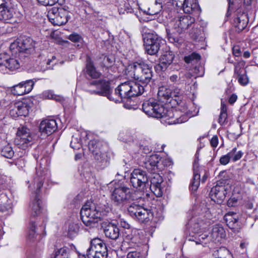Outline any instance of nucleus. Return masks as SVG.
Here are the masks:
<instances>
[{"instance_id": "41", "label": "nucleus", "mask_w": 258, "mask_h": 258, "mask_svg": "<svg viewBox=\"0 0 258 258\" xmlns=\"http://www.w3.org/2000/svg\"><path fill=\"white\" fill-rule=\"evenodd\" d=\"M118 138L119 140L127 143L133 142L134 140V136L127 131L120 132Z\"/></svg>"}, {"instance_id": "43", "label": "nucleus", "mask_w": 258, "mask_h": 258, "mask_svg": "<svg viewBox=\"0 0 258 258\" xmlns=\"http://www.w3.org/2000/svg\"><path fill=\"white\" fill-rule=\"evenodd\" d=\"M1 154L4 157L11 159L14 155V152L12 147L10 145H7L2 149Z\"/></svg>"}, {"instance_id": "10", "label": "nucleus", "mask_w": 258, "mask_h": 258, "mask_svg": "<svg viewBox=\"0 0 258 258\" xmlns=\"http://www.w3.org/2000/svg\"><path fill=\"white\" fill-rule=\"evenodd\" d=\"M130 215L140 223H147L152 220L153 213L151 209L145 208L133 203L127 208Z\"/></svg>"}, {"instance_id": "47", "label": "nucleus", "mask_w": 258, "mask_h": 258, "mask_svg": "<svg viewBox=\"0 0 258 258\" xmlns=\"http://www.w3.org/2000/svg\"><path fill=\"white\" fill-rule=\"evenodd\" d=\"M8 58H9V55L7 53L0 54V69L3 70L4 68H5Z\"/></svg>"}, {"instance_id": "27", "label": "nucleus", "mask_w": 258, "mask_h": 258, "mask_svg": "<svg viewBox=\"0 0 258 258\" xmlns=\"http://www.w3.org/2000/svg\"><path fill=\"white\" fill-rule=\"evenodd\" d=\"M182 7L184 12L188 14L198 13L200 9L197 0H184Z\"/></svg>"}, {"instance_id": "25", "label": "nucleus", "mask_w": 258, "mask_h": 258, "mask_svg": "<svg viewBox=\"0 0 258 258\" xmlns=\"http://www.w3.org/2000/svg\"><path fill=\"white\" fill-rule=\"evenodd\" d=\"M224 219L227 225L229 228L233 230L234 232H238L240 229V226L238 222V216L233 212L227 213Z\"/></svg>"}, {"instance_id": "59", "label": "nucleus", "mask_w": 258, "mask_h": 258, "mask_svg": "<svg viewBox=\"0 0 258 258\" xmlns=\"http://www.w3.org/2000/svg\"><path fill=\"white\" fill-rule=\"evenodd\" d=\"M233 53L235 56H239L241 55L242 51L238 46H235L233 48Z\"/></svg>"}, {"instance_id": "36", "label": "nucleus", "mask_w": 258, "mask_h": 258, "mask_svg": "<svg viewBox=\"0 0 258 258\" xmlns=\"http://www.w3.org/2000/svg\"><path fill=\"white\" fill-rule=\"evenodd\" d=\"M101 150H98L96 152L92 153L94 158L99 163L104 166L108 165V161L107 159V155L105 153L103 152Z\"/></svg>"}, {"instance_id": "46", "label": "nucleus", "mask_w": 258, "mask_h": 258, "mask_svg": "<svg viewBox=\"0 0 258 258\" xmlns=\"http://www.w3.org/2000/svg\"><path fill=\"white\" fill-rule=\"evenodd\" d=\"M245 62L243 60H240L234 64V75L242 73V71H245L244 69Z\"/></svg>"}, {"instance_id": "24", "label": "nucleus", "mask_w": 258, "mask_h": 258, "mask_svg": "<svg viewBox=\"0 0 258 258\" xmlns=\"http://www.w3.org/2000/svg\"><path fill=\"white\" fill-rule=\"evenodd\" d=\"M97 252L108 253L106 244L101 239L98 238L91 240L90 246L87 250V253Z\"/></svg>"}, {"instance_id": "54", "label": "nucleus", "mask_w": 258, "mask_h": 258, "mask_svg": "<svg viewBox=\"0 0 258 258\" xmlns=\"http://www.w3.org/2000/svg\"><path fill=\"white\" fill-rule=\"evenodd\" d=\"M127 258H144L142 254L139 251H130L127 255Z\"/></svg>"}, {"instance_id": "30", "label": "nucleus", "mask_w": 258, "mask_h": 258, "mask_svg": "<svg viewBox=\"0 0 258 258\" xmlns=\"http://www.w3.org/2000/svg\"><path fill=\"white\" fill-rule=\"evenodd\" d=\"M22 57L19 56V54H13L12 53V57L9 55V58L8 60V63L5 67L6 69H8L10 71H13L18 69L20 67V62L19 59Z\"/></svg>"}, {"instance_id": "19", "label": "nucleus", "mask_w": 258, "mask_h": 258, "mask_svg": "<svg viewBox=\"0 0 258 258\" xmlns=\"http://www.w3.org/2000/svg\"><path fill=\"white\" fill-rule=\"evenodd\" d=\"M34 82L28 80L14 85L11 88V92L14 95L21 96L30 92L34 86Z\"/></svg>"}, {"instance_id": "2", "label": "nucleus", "mask_w": 258, "mask_h": 258, "mask_svg": "<svg viewBox=\"0 0 258 258\" xmlns=\"http://www.w3.org/2000/svg\"><path fill=\"white\" fill-rule=\"evenodd\" d=\"M143 111L148 115L161 118L168 124H175L186 121L191 115H181L173 109L166 108L163 104L153 98L144 101L142 104Z\"/></svg>"}, {"instance_id": "15", "label": "nucleus", "mask_w": 258, "mask_h": 258, "mask_svg": "<svg viewBox=\"0 0 258 258\" xmlns=\"http://www.w3.org/2000/svg\"><path fill=\"white\" fill-rule=\"evenodd\" d=\"M32 141V137L28 128L24 126L18 128L14 142L19 148L25 149Z\"/></svg>"}, {"instance_id": "62", "label": "nucleus", "mask_w": 258, "mask_h": 258, "mask_svg": "<svg viewBox=\"0 0 258 258\" xmlns=\"http://www.w3.org/2000/svg\"><path fill=\"white\" fill-rule=\"evenodd\" d=\"M44 95L45 97H47L49 99H56V96L54 94L52 93L51 91H48L44 93Z\"/></svg>"}, {"instance_id": "38", "label": "nucleus", "mask_w": 258, "mask_h": 258, "mask_svg": "<svg viewBox=\"0 0 258 258\" xmlns=\"http://www.w3.org/2000/svg\"><path fill=\"white\" fill-rule=\"evenodd\" d=\"M165 6L162 5L160 0H157L155 4L149 9V14L150 15H155L159 13Z\"/></svg>"}, {"instance_id": "49", "label": "nucleus", "mask_w": 258, "mask_h": 258, "mask_svg": "<svg viewBox=\"0 0 258 258\" xmlns=\"http://www.w3.org/2000/svg\"><path fill=\"white\" fill-rule=\"evenodd\" d=\"M8 177L4 175H0V192L8 186Z\"/></svg>"}, {"instance_id": "37", "label": "nucleus", "mask_w": 258, "mask_h": 258, "mask_svg": "<svg viewBox=\"0 0 258 258\" xmlns=\"http://www.w3.org/2000/svg\"><path fill=\"white\" fill-rule=\"evenodd\" d=\"M103 146V143L96 140H91L88 144L89 150L92 153L96 152L98 150H101Z\"/></svg>"}, {"instance_id": "20", "label": "nucleus", "mask_w": 258, "mask_h": 258, "mask_svg": "<svg viewBox=\"0 0 258 258\" xmlns=\"http://www.w3.org/2000/svg\"><path fill=\"white\" fill-rule=\"evenodd\" d=\"M174 58V55L172 51L165 52L161 56L159 63L154 67L156 72L159 73L166 71L168 66L172 63Z\"/></svg>"}, {"instance_id": "3", "label": "nucleus", "mask_w": 258, "mask_h": 258, "mask_svg": "<svg viewBox=\"0 0 258 258\" xmlns=\"http://www.w3.org/2000/svg\"><path fill=\"white\" fill-rule=\"evenodd\" d=\"M108 212L104 205H97L92 202H87L82 207L80 215L83 223L86 226L95 227L102 218Z\"/></svg>"}, {"instance_id": "32", "label": "nucleus", "mask_w": 258, "mask_h": 258, "mask_svg": "<svg viewBox=\"0 0 258 258\" xmlns=\"http://www.w3.org/2000/svg\"><path fill=\"white\" fill-rule=\"evenodd\" d=\"M37 233L36 231L35 222L31 221L28 226L26 233V239L27 241L33 242L36 239Z\"/></svg>"}, {"instance_id": "18", "label": "nucleus", "mask_w": 258, "mask_h": 258, "mask_svg": "<svg viewBox=\"0 0 258 258\" xmlns=\"http://www.w3.org/2000/svg\"><path fill=\"white\" fill-rule=\"evenodd\" d=\"M248 22L247 14L242 11L240 8L238 9L234 13L233 25L236 28V31L241 32L246 27Z\"/></svg>"}, {"instance_id": "11", "label": "nucleus", "mask_w": 258, "mask_h": 258, "mask_svg": "<svg viewBox=\"0 0 258 258\" xmlns=\"http://www.w3.org/2000/svg\"><path fill=\"white\" fill-rule=\"evenodd\" d=\"M220 181L215 186L213 187L210 192V196L212 201L218 204L221 203L225 199L226 195L231 190L230 180Z\"/></svg>"}, {"instance_id": "39", "label": "nucleus", "mask_w": 258, "mask_h": 258, "mask_svg": "<svg viewBox=\"0 0 258 258\" xmlns=\"http://www.w3.org/2000/svg\"><path fill=\"white\" fill-rule=\"evenodd\" d=\"M216 258H234L230 251L225 247L220 248L215 253Z\"/></svg>"}, {"instance_id": "60", "label": "nucleus", "mask_w": 258, "mask_h": 258, "mask_svg": "<svg viewBox=\"0 0 258 258\" xmlns=\"http://www.w3.org/2000/svg\"><path fill=\"white\" fill-rule=\"evenodd\" d=\"M210 143L213 147H216L218 144V139L217 136H215L213 137L210 141Z\"/></svg>"}, {"instance_id": "14", "label": "nucleus", "mask_w": 258, "mask_h": 258, "mask_svg": "<svg viewBox=\"0 0 258 258\" xmlns=\"http://www.w3.org/2000/svg\"><path fill=\"white\" fill-rule=\"evenodd\" d=\"M149 177L146 171L140 169H135L130 176V182L132 186L136 188L144 189L149 186Z\"/></svg>"}, {"instance_id": "52", "label": "nucleus", "mask_w": 258, "mask_h": 258, "mask_svg": "<svg viewBox=\"0 0 258 258\" xmlns=\"http://www.w3.org/2000/svg\"><path fill=\"white\" fill-rule=\"evenodd\" d=\"M41 5L44 6H52L56 4L58 0H37Z\"/></svg>"}, {"instance_id": "6", "label": "nucleus", "mask_w": 258, "mask_h": 258, "mask_svg": "<svg viewBox=\"0 0 258 258\" xmlns=\"http://www.w3.org/2000/svg\"><path fill=\"white\" fill-rule=\"evenodd\" d=\"M35 42L30 37H21L12 42L10 50L13 54H19V56L26 57V55L34 52Z\"/></svg>"}, {"instance_id": "35", "label": "nucleus", "mask_w": 258, "mask_h": 258, "mask_svg": "<svg viewBox=\"0 0 258 258\" xmlns=\"http://www.w3.org/2000/svg\"><path fill=\"white\" fill-rule=\"evenodd\" d=\"M11 208L10 201L4 194L0 195V212H4Z\"/></svg>"}, {"instance_id": "56", "label": "nucleus", "mask_w": 258, "mask_h": 258, "mask_svg": "<svg viewBox=\"0 0 258 258\" xmlns=\"http://www.w3.org/2000/svg\"><path fill=\"white\" fill-rule=\"evenodd\" d=\"M69 39L74 42H79L81 39V37L77 34H72L69 36Z\"/></svg>"}, {"instance_id": "55", "label": "nucleus", "mask_w": 258, "mask_h": 258, "mask_svg": "<svg viewBox=\"0 0 258 258\" xmlns=\"http://www.w3.org/2000/svg\"><path fill=\"white\" fill-rule=\"evenodd\" d=\"M71 148L75 150L79 149L81 147V144L77 141V139H73L70 143Z\"/></svg>"}, {"instance_id": "16", "label": "nucleus", "mask_w": 258, "mask_h": 258, "mask_svg": "<svg viewBox=\"0 0 258 258\" xmlns=\"http://www.w3.org/2000/svg\"><path fill=\"white\" fill-rule=\"evenodd\" d=\"M158 172L151 173V175L150 177V184L149 185L151 190L154 194L157 197H161L162 196L163 192L162 186L163 179Z\"/></svg>"}, {"instance_id": "23", "label": "nucleus", "mask_w": 258, "mask_h": 258, "mask_svg": "<svg viewBox=\"0 0 258 258\" xmlns=\"http://www.w3.org/2000/svg\"><path fill=\"white\" fill-rule=\"evenodd\" d=\"M102 227L106 237L113 240H116L119 236L120 230L119 228L112 223L103 222Z\"/></svg>"}, {"instance_id": "21", "label": "nucleus", "mask_w": 258, "mask_h": 258, "mask_svg": "<svg viewBox=\"0 0 258 258\" xmlns=\"http://www.w3.org/2000/svg\"><path fill=\"white\" fill-rule=\"evenodd\" d=\"M98 63L102 68L104 76L108 77L113 72V66L114 63V58L112 56L102 55L98 59Z\"/></svg>"}, {"instance_id": "44", "label": "nucleus", "mask_w": 258, "mask_h": 258, "mask_svg": "<svg viewBox=\"0 0 258 258\" xmlns=\"http://www.w3.org/2000/svg\"><path fill=\"white\" fill-rule=\"evenodd\" d=\"M179 81L181 83H185V84L189 85L191 83V79L192 75L189 72H185V73H180Z\"/></svg>"}, {"instance_id": "48", "label": "nucleus", "mask_w": 258, "mask_h": 258, "mask_svg": "<svg viewBox=\"0 0 258 258\" xmlns=\"http://www.w3.org/2000/svg\"><path fill=\"white\" fill-rule=\"evenodd\" d=\"M79 231V227L77 224H72L69 225L68 234L70 237L75 236Z\"/></svg>"}, {"instance_id": "45", "label": "nucleus", "mask_w": 258, "mask_h": 258, "mask_svg": "<svg viewBox=\"0 0 258 258\" xmlns=\"http://www.w3.org/2000/svg\"><path fill=\"white\" fill-rule=\"evenodd\" d=\"M69 248L67 247H63L57 249L55 251L54 258H69Z\"/></svg>"}, {"instance_id": "34", "label": "nucleus", "mask_w": 258, "mask_h": 258, "mask_svg": "<svg viewBox=\"0 0 258 258\" xmlns=\"http://www.w3.org/2000/svg\"><path fill=\"white\" fill-rule=\"evenodd\" d=\"M14 16L13 10L9 5L0 10V20L8 22Z\"/></svg>"}, {"instance_id": "29", "label": "nucleus", "mask_w": 258, "mask_h": 258, "mask_svg": "<svg viewBox=\"0 0 258 258\" xmlns=\"http://www.w3.org/2000/svg\"><path fill=\"white\" fill-rule=\"evenodd\" d=\"M86 68L87 74L91 78L97 79L101 76V73L97 70L93 61L89 57L87 59Z\"/></svg>"}, {"instance_id": "9", "label": "nucleus", "mask_w": 258, "mask_h": 258, "mask_svg": "<svg viewBox=\"0 0 258 258\" xmlns=\"http://www.w3.org/2000/svg\"><path fill=\"white\" fill-rule=\"evenodd\" d=\"M69 9V7L66 6L54 7L48 12L47 17L53 25H63L71 18Z\"/></svg>"}, {"instance_id": "40", "label": "nucleus", "mask_w": 258, "mask_h": 258, "mask_svg": "<svg viewBox=\"0 0 258 258\" xmlns=\"http://www.w3.org/2000/svg\"><path fill=\"white\" fill-rule=\"evenodd\" d=\"M238 83L242 86L246 85L249 82L248 78L246 75V71H242V73L234 75Z\"/></svg>"}, {"instance_id": "64", "label": "nucleus", "mask_w": 258, "mask_h": 258, "mask_svg": "<svg viewBox=\"0 0 258 258\" xmlns=\"http://www.w3.org/2000/svg\"><path fill=\"white\" fill-rule=\"evenodd\" d=\"M237 97L235 94H232L229 99V102L230 104L234 103L237 100Z\"/></svg>"}, {"instance_id": "50", "label": "nucleus", "mask_w": 258, "mask_h": 258, "mask_svg": "<svg viewBox=\"0 0 258 258\" xmlns=\"http://www.w3.org/2000/svg\"><path fill=\"white\" fill-rule=\"evenodd\" d=\"M88 258H107L108 253L100 252L86 253Z\"/></svg>"}, {"instance_id": "26", "label": "nucleus", "mask_w": 258, "mask_h": 258, "mask_svg": "<svg viewBox=\"0 0 258 258\" xmlns=\"http://www.w3.org/2000/svg\"><path fill=\"white\" fill-rule=\"evenodd\" d=\"M203 221L200 219V218L197 216H193L189 220L188 225H189V231L190 238L195 237L196 234L201 232V227Z\"/></svg>"}, {"instance_id": "33", "label": "nucleus", "mask_w": 258, "mask_h": 258, "mask_svg": "<svg viewBox=\"0 0 258 258\" xmlns=\"http://www.w3.org/2000/svg\"><path fill=\"white\" fill-rule=\"evenodd\" d=\"M200 173L201 172L196 169V162L194 165V175L192 180L190 183V188L192 191H196L200 183Z\"/></svg>"}, {"instance_id": "1", "label": "nucleus", "mask_w": 258, "mask_h": 258, "mask_svg": "<svg viewBox=\"0 0 258 258\" xmlns=\"http://www.w3.org/2000/svg\"><path fill=\"white\" fill-rule=\"evenodd\" d=\"M128 75L138 80L120 84L115 89V95L120 99H128L142 95L147 89L152 78V71L149 65L142 60L129 64L126 69Z\"/></svg>"}, {"instance_id": "17", "label": "nucleus", "mask_w": 258, "mask_h": 258, "mask_svg": "<svg viewBox=\"0 0 258 258\" xmlns=\"http://www.w3.org/2000/svg\"><path fill=\"white\" fill-rule=\"evenodd\" d=\"M10 108V115L13 117H17L19 116H26L28 115L30 107L27 102L25 100L12 103Z\"/></svg>"}, {"instance_id": "57", "label": "nucleus", "mask_w": 258, "mask_h": 258, "mask_svg": "<svg viewBox=\"0 0 258 258\" xmlns=\"http://www.w3.org/2000/svg\"><path fill=\"white\" fill-rule=\"evenodd\" d=\"M230 160L229 157L226 154L221 157L220 159V163L222 165H225L229 162Z\"/></svg>"}, {"instance_id": "28", "label": "nucleus", "mask_w": 258, "mask_h": 258, "mask_svg": "<svg viewBox=\"0 0 258 258\" xmlns=\"http://www.w3.org/2000/svg\"><path fill=\"white\" fill-rule=\"evenodd\" d=\"M226 236V233L224 228L220 225H215L212 229L211 234L212 240L214 241L219 242Z\"/></svg>"}, {"instance_id": "5", "label": "nucleus", "mask_w": 258, "mask_h": 258, "mask_svg": "<svg viewBox=\"0 0 258 258\" xmlns=\"http://www.w3.org/2000/svg\"><path fill=\"white\" fill-rule=\"evenodd\" d=\"M47 175H48V172L46 168H43L41 164L39 166L36 167V176L33 180L34 188H36V195L30 205L32 215L34 217L39 215L41 212L42 202L39 198L38 194L40 189L43 185V181Z\"/></svg>"}, {"instance_id": "53", "label": "nucleus", "mask_w": 258, "mask_h": 258, "mask_svg": "<svg viewBox=\"0 0 258 258\" xmlns=\"http://www.w3.org/2000/svg\"><path fill=\"white\" fill-rule=\"evenodd\" d=\"M227 113L220 112L218 122L222 125L225 124L227 122Z\"/></svg>"}, {"instance_id": "4", "label": "nucleus", "mask_w": 258, "mask_h": 258, "mask_svg": "<svg viewBox=\"0 0 258 258\" xmlns=\"http://www.w3.org/2000/svg\"><path fill=\"white\" fill-rule=\"evenodd\" d=\"M195 19L189 15L176 17L172 20L166 31L169 41L178 43L179 35L185 32L195 23Z\"/></svg>"}, {"instance_id": "61", "label": "nucleus", "mask_w": 258, "mask_h": 258, "mask_svg": "<svg viewBox=\"0 0 258 258\" xmlns=\"http://www.w3.org/2000/svg\"><path fill=\"white\" fill-rule=\"evenodd\" d=\"M243 155V153L241 151H239L237 152H235L234 156L233 157V161H236L239 160Z\"/></svg>"}, {"instance_id": "63", "label": "nucleus", "mask_w": 258, "mask_h": 258, "mask_svg": "<svg viewBox=\"0 0 258 258\" xmlns=\"http://www.w3.org/2000/svg\"><path fill=\"white\" fill-rule=\"evenodd\" d=\"M228 8L227 10V13L226 14V16L228 17L230 15V11L231 9H232L233 6V3L231 1V0H228Z\"/></svg>"}, {"instance_id": "31", "label": "nucleus", "mask_w": 258, "mask_h": 258, "mask_svg": "<svg viewBox=\"0 0 258 258\" xmlns=\"http://www.w3.org/2000/svg\"><path fill=\"white\" fill-rule=\"evenodd\" d=\"M172 93L170 89L164 86L159 87L158 97L159 99L162 102H170V99L172 97Z\"/></svg>"}, {"instance_id": "13", "label": "nucleus", "mask_w": 258, "mask_h": 258, "mask_svg": "<svg viewBox=\"0 0 258 258\" xmlns=\"http://www.w3.org/2000/svg\"><path fill=\"white\" fill-rule=\"evenodd\" d=\"M144 165L149 172L153 173L161 171L166 166L170 165V162L166 159L162 160L157 154H153L146 158Z\"/></svg>"}, {"instance_id": "12", "label": "nucleus", "mask_w": 258, "mask_h": 258, "mask_svg": "<svg viewBox=\"0 0 258 258\" xmlns=\"http://www.w3.org/2000/svg\"><path fill=\"white\" fill-rule=\"evenodd\" d=\"M146 51L150 55L156 54L162 39L154 32H145L143 35Z\"/></svg>"}, {"instance_id": "8", "label": "nucleus", "mask_w": 258, "mask_h": 258, "mask_svg": "<svg viewBox=\"0 0 258 258\" xmlns=\"http://www.w3.org/2000/svg\"><path fill=\"white\" fill-rule=\"evenodd\" d=\"M87 85L89 87L94 88L88 90L90 94L105 96L110 101L115 102L119 101L118 99L112 96V89L108 81L104 80H95L90 82Z\"/></svg>"}, {"instance_id": "7", "label": "nucleus", "mask_w": 258, "mask_h": 258, "mask_svg": "<svg viewBox=\"0 0 258 258\" xmlns=\"http://www.w3.org/2000/svg\"><path fill=\"white\" fill-rule=\"evenodd\" d=\"M137 199L135 194L124 184H121L115 187L111 195V200L114 205L122 206Z\"/></svg>"}, {"instance_id": "51", "label": "nucleus", "mask_w": 258, "mask_h": 258, "mask_svg": "<svg viewBox=\"0 0 258 258\" xmlns=\"http://www.w3.org/2000/svg\"><path fill=\"white\" fill-rule=\"evenodd\" d=\"M200 55L198 53H192L191 55L188 56H185L184 58V60L186 63H190L194 60H200Z\"/></svg>"}, {"instance_id": "22", "label": "nucleus", "mask_w": 258, "mask_h": 258, "mask_svg": "<svg viewBox=\"0 0 258 258\" xmlns=\"http://www.w3.org/2000/svg\"><path fill=\"white\" fill-rule=\"evenodd\" d=\"M57 128L56 120L53 119L43 120L39 125V131L42 134L49 136L53 133Z\"/></svg>"}, {"instance_id": "42", "label": "nucleus", "mask_w": 258, "mask_h": 258, "mask_svg": "<svg viewBox=\"0 0 258 258\" xmlns=\"http://www.w3.org/2000/svg\"><path fill=\"white\" fill-rule=\"evenodd\" d=\"M209 236L207 233L196 234L195 237L189 238V240L195 241L196 244H202L204 243L206 239L208 238ZM206 243V242H205Z\"/></svg>"}, {"instance_id": "58", "label": "nucleus", "mask_w": 258, "mask_h": 258, "mask_svg": "<svg viewBox=\"0 0 258 258\" xmlns=\"http://www.w3.org/2000/svg\"><path fill=\"white\" fill-rule=\"evenodd\" d=\"M237 199L235 197L230 198L227 201V206L229 207H234L237 205Z\"/></svg>"}]
</instances>
